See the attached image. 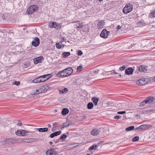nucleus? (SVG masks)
Instances as JSON below:
<instances>
[{"mask_svg": "<svg viewBox=\"0 0 155 155\" xmlns=\"http://www.w3.org/2000/svg\"><path fill=\"white\" fill-rule=\"evenodd\" d=\"M73 72V70L71 67L66 68L64 70L59 71L56 74V76L59 77H65L69 76Z\"/></svg>", "mask_w": 155, "mask_h": 155, "instance_id": "nucleus-1", "label": "nucleus"}, {"mask_svg": "<svg viewBox=\"0 0 155 155\" xmlns=\"http://www.w3.org/2000/svg\"><path fill=\"white\" fill-rule=\"evenodd\" d=\"M17 139L14 138H8L4 139L2 142L4 144H11L18 143Z\"/></svg>", "mask_w": 155, "mask_h": 155, "instance_id": "nucleus-2", "label": "nucleus"}, {"mask_svg": "<svg viewBox=\"0 0 155 155\" xmlns=\"http://www.w3.org/2000/svg\"><path fill=\"white\" fill-rule=\"evenodd\" d=\"M38 6L37 5H32L28 7L27 10V13L28 14H31L34 12H36L38 9Z\"/></svg>", "mask_w": 155, "mask_h": 155, "instance_id": "nucleus-3", "label": "nucleus"}, {"mask_svg": "<svg viewBox=\"0 0 155 155\" xmlns=\"http://www.w3.org/2000/svg\"><path fill=\"white\" fill-rule=\"evenodd\" d=\"M154 100V98L152 96L147 97L140 103V107H142L144 106L146 104L151 103Z\"/></svg>", "mask_w": 155, "mask_h": 155, "instance_id": "nucleus-4", "label": "nucleus"}, {"mask_svg": "<svg viewBox=\"0 0 155 155\" xmlns=\"http://www.w3.org/2000/svg\"><path fill=\"white\" fill-rule=\"evenodd\" d=\"M38 141V138H18V142H23L28 143Z\"/></svg>", "mask_w": 155, "mask_h": 155, "instance_id": "nucleus-5", "label": "nucleus"}, {"mask_svg": "<svg viewBox=\"0 0 155 155\" xmlns=\"http://www.w3.org/2000/svg\"><path fill=\"white\" fill-rule=\"evenodd\" d=\"M133 9V6L130 4H128L125 5L123 10V12L125 14H127L130 12Z\"/></svg>", "mask_w": 155, "mask_h": 155, "instance_id": "nucleus-6", "label": "nucleus"}, {"mask_svg": "<svg viewBox=\"0 0 155 155\" xmlns=\"http://www.w3.org/2000/svg\"><path fill=\"white\" fill-rule=\"evenodd\" d=\"M110 31H107L105 28L102 31L100 34V36L101 37L104 38H106L109 35Z\"/></svg>", "mask_w": 155, "mask_h": 155, "instance_id": "nucleus-7", "label": "nucleus"}, {"mask_svg": "<svg viewBox=\"0 0 155 155\" xmlns=\"http://www.w3.org/2000/svg\"><path fill=\"white\" fill-rule=\"evenodd\" d=\"M147 79L145 78H142L139 79L137 81V84L141 86L143 85L147 84V81H146Z\"/></svg>", "mask_w": 155, "mask_h": 155, "instance_id": "nucleus-8", "label": "nucleus"}, {"mask_svg": "<svg viewBox=\"0 0 155 155\" xmlns=\"http://www.w3.org/2000/svg\"><path fill=\"white\" fill-rule=\"evenodd\" d=\"M40 44V40L38 38H35L32 42V45L34 47H37Z\"/></svg>", "mask_w": 155, "mask_h": 155, "instance_id": "nucleus-9", "label": "nucleus"}, {"mask_svg": "<svg viewBox=\"0 0 155 155\" xmlns=\"http://www.w3.org/2000/svg\"><path fill=\"white\" fill-rule=\"evenodd\" d=\"M46 154L47 155H58L56 151L53 148L48 150L46 152Z\"/></svg>", "mask_w": 155, "mask_h": 155, "instance_id": "nucleus-10", "label": "nucleus"}, {"mask_svg": "<svg viewBox=\"0 0 155 155\" xmlns=\"http://www.w3.org/2000/svg\"><path fill=\"white\" fill-rule=\"evenodd\" d=\"M44 59L43 56H41L34 58L33 61L35 64H37L38 63L41 62V60Z\"/></svg>", "mask_w": 155, "mask_h": 155, "instance_id": "nucleus-11", "label": "nucleus"}, {"mask_svg": "<svg viewBox=\"0 0 155 155\" xmlns=\"http://www.w3.org/2000/svg\"><path fill=\"white\" fill-rule=\"evenodd\" d=\"M26 130H18L15 132V134L17 135H21V136H25L27 135L25 134Z\"/></svg>", "mask_w": 155, "mask_h": 155, "instance_id": "nucleus-12", "label": "nucleus"}, {"mask_svg": "<svg viewBox=\"0 0 155 155\" xmlns=\"http://www.w3.org/2000/svg\"><path fill=\"white\" fill-rule=\"evenodd\" d=\"M41 92L45 93L49 89V87L47 85H44L40 87Z\"/></svg>", "mask_w": 155, "mask_h": 155, "instance_id": "nucleus-13", "label": "nucleus"}, {"mask_svg": "<svg viewBox=\"0 0 155 155\" xmlns=\"http://www.w3.org/2000/svg\"><path fill=\"white\" fill-rule=\"evenodd\" d=\"M146 66L144 65H140L137 68V70L141 72H145L147 71Z\"/></svg>", "mask_w": 155, "mask_h": 155, "instance_id": "nucleus-14", "label": "nucleus"}, {"mask_svg": "<svg viewBox=\"0 0 155 155\" xmlns=\"http://www.w3.org/2000/svg\"><path fill=\"white\" fill-rule=\"evenodd\" d=\"M134 69L130 67L128 68L125 70V73L127 75H131L133 74Z\"/></svg>", "mask_w": 155, "mask_h": 155, "instance_id": "nucleus-15", "label": "nucleus"}, {"mask_svg": "<svg viewBox=\"0 0 155 155\" xmlns=\"http://www.w3.org/2000/svg\"><path fill=\"white\" fill-rule=\"evenodd\" d=\"M104 21L103 20L99 21L97 24V27L98 28H102L104 26Z\"/></svg>", "mask_w": 155, "mask_h": 155, "instance_id": "nucleus-16", "label": "nucleus"}, {"mask_svg": "<svg viewBox=\"0 0 155 155\" xmlns=\"http://www.w3.org/2000/svg\"><path fill=\"white\" fill-rule=\"evenodd\" d=\"M61 131H59L54 132L51 134L50 135V137L51 138H53L54 137L59 135L61 133Z\"/></svg>", "mask_w": 155, "mask_h": 155, "instance_id": "nucleus-17", "label": "nucleus"}, {"mask_svg": "<svg viewBox=\"0 0 155 155\" xmlns=\"http://www.w3.org/2000/svg\"><path fill=\"white\" fill-rule=\"evenodd\" d=\"M50 28H57V23L55 22H50L48 24Z\"/></svg>", "mask_w": 155, "mask_h": 155, "instance_id": "nucleus-18", "label": "nucleus"}, {"mask_svg": "<svg viewBox=\"0 0 155 155\" xmlns=\"http://www.w3.org/2000/svg\"><path fill=\"white\" fill-rule=\"evenodd\" d=\"M99 131L97 129L92 130L91 132V134L93 136L97 135L99 134Z\"/></svg>", "mask_w": 155, "mask_h": 155, "instance_id": "nucleus-19", "label": "nucleus"}, {"mask_svg": "<svg viewBox=\"0 0 155 155\" xmlns=\"http://www.w3.org/2000/svg\"><path fill=\"white\" fill-rule=\"evenodd\" d=\"M52 75L51 74H45L42 76H41V78H43L45 79H46V80L51 78L52 77Z\"/></svg>", "mask_w": 155, "mask_h": 155, "instance_id": "nucleus-20", "label": "nucleus"}, {"mask_svg": "<svg viewBox=\"0 0 155 155\" xmlns=\"http://www.w3.org/2000/svg\"><path fill=\"white\" fill-rule=\"evenodd\" d=\"M69 112V110L67 108H64L61 111V114L63 115H65Z\"/></svg>", "mask_w": 155, "mask_h": 155, "instance_id": "nucleus-21", "label": "nucleus"}, {"mask_svg": "<svg viewBox=\"0 0 155 155\" xmlns=\"http://www.w3.org/2000/svg\"><path fill=\"white\" fill-rule=\"evenodd\" d=\"M91 100L94 105L97 106L99 100L98 98L96 97H93L92 98Z\"/></svg>", "mask_w": 155, "mask_h": 155, "instance_id": "nucleus-22", "label": "nucleus"}, {"mask_svg": "<svg viewBox=\"0 0 155 155\" xmlns=\"http://www.w3.org/2000/svg\"><path fill=\"white\" fill-rule=\"evenodd\" d=\"M97 147H98L97 145L94 144L89 148L88 150L89 151H92L94 150H96L97 149Z\"/></svg>", "mask_w": 155, "mask_h": 155, "instance_id": "nucleus-23", "label": "nucleus"}, {"mask_svg": "<svg viewBox=\"0 0 155 155\" xmlns=\"http://www.w3.org/2000/svg\"><path fill=\"white\" fill-rule=\"evenodd\" d=\"M39 132H45L48 131V128H37Z\"/></svg>", "mask_w": 155, "mask_h": 155, "instance_id": "nucleus-24", "label": "nucleus"}, {"mask_svg": "<svg viewBox=\"0 0 155 155\" xmlns=\"http://www.w3.org/2000/svg\"><path fill=\"white\" fill-rule=\"evenodd\" d=\"M149 17L151 18L155 17V11H153L150 13Z\"/></svg>", "mask_w": 155, "mask_h": 155, "instance_id": "nucleus-25", "label": "nucleus"}, {"mask_svg": "<svg viewBox=\"0 0 155 155\" xmlns=\"http://www.w3.org/2000/svg\"><path fill=\"white\" fill-rule=\"evenodd\" d=\"M70 52H64L62 54V55L63 58H66L70 55Z\"/></svg>", "mask_w": 155, "mask_h": 155, "instance_id": "nucleus-26", "label": "nucleus"}, {"mask_svg": "<svg viewBox=\"0 0 155 155\" xmlns=\"http://www.w3.org/2000/svg\"><path fill=\"white\" fill-rule=\"evenodd\" d=\"M93 104L92 102H89L87 104V108L89 109H91L93 107Z\"/></svg>", "mask_w": 155, "mask_h": 155, "instance_id": "nucleus-27", "label": "nucleus"}, {"mask_svg": "<svg viewBox=\"0 0 155 155\" xmlns=\"http://www.w3.org/2000/svg\"><path fill=\"white\" fill-rule=\"evenodd\" d=\"M148 125L147 124H143L140 126L141 130H146L147 129Z\"/></svg>", "mask_w": 155, "mask_h": 155, "instance_id": "nucleus-28", "label": "nucleus"}, {"mask_svg": "<svg viewBox=\"0 0 155 155\" xmlns=\"http://www.w3.org/2000/svg\"><path fill=\"white\" fill-rule=\"evenodd\" d=\"M40 79V78H39V77H38L37 78H36L33 80L32 82L33 83H40L39 81Z\"/></svg>", "mask_w": 155, "mask_h": 155, "instance_id": "nucleus-29", "label": "nucleus"}, {"mask_svg": "<svg viewBox=\"0 0 155 155\" xmlns=\"http://www.w3.org/2000/svg\"><path fill=\"white\" fill-rule=\"evenodd\" d=\"M68 91V90L67 88H65L64 89L62 90H59V93H60L64 94V93H67V91Z\"/></svg>", "mask_w": 155, "mask_h": 155, "instance_id": "nucleus-30", "label": "nucleus"}, {"mask_svg": "<svg viewBox=\"0 0 155 155\" xmlns=\"http://www.w3.org/2000/svg\"><path fill=\"white\" fill-rule=\"evenodd\" d=\"M76 27L78 28H82L83 27L82 23H79L76 24Z\"/></svg>", "mask_w": 155, "mask_h": 155, "instance_id": "nucleus-31", "label": "nucleus"}, {"mask_svg": "<svg viewBox=\"0 0 155 155\" xmlns=\"http://www.w3.org/2000/svg\"><path fill=\"white\" fill-rule=\"evenodd\" d=\"M134 126H131L130 127L127 128L126 129V130L127 131H129L134 130Z\"/></svg>", "mask_w": 155, "mask_h": 155, "instance_id": "nucleus-32", "label": "nucleus"}, {"mask_svg": "<svg viewBox=\"0 0 155 155\" xmlns=\"http://www.w3.org/2000/svg\"><path fill=\"white\" fill-rule=\"evenodd\" d=\"M112 71H113V72L111 73L110 74H109L108 75H112L114 74H119L118 73L116 72L115 71V70H113L112 71H107V72H111Z\"/></svg>", "mask_w": 155, "mask_h": 155, "instance_id": "nucleus-33", "label": "nucleus"}, {"mask_svg": "<svg viewBox=\"0 0 155 155\" xmlns=\"http://www.w3.org/2000/svg\"><path fill=\"white\" fill-rule=\"evenodd\" d=\"M67 137V136L65 134H63L59 138V139L62 140V141H63L64 139H65Z\"/></svg>", "mask_w": 155, "mask_h": 155, "instance_id": "nucleus-34", "label": "nucleus"}, {"mask_svg": "<svg viewBox=\"0 0 155 155\" xmlns=\"http://www.w3.org/2000/svg\"><path fill=\"white\" fill-rule=\"evenodd\" d=\"M139 137L136 136L132 139V141L133 142H136L139 140Z\"/></svg>", "mask_w": 155, "mask_h": 155, "instance_id": "nucleus-35", "label": "nucleus"}, {"mask_svg": "<svg viewBox=\"0 0 155 155\" xmlns=\"http://www.w3.org/2000/svg\"><path fill=\"white\" fill-rule=\"evenodd\" d=\"M56 46L58 49H60L62 48L61 45L58 43L56 44Z\"/></svg>", "mask_w": 155, "mask_h": 155, "instance_id": "nucleus-36", "label": "nucleus"}, {"mask_svg": "<svg viewBox=\"0 0 155 155\" xmlns=\"http://www.w3.org/2000/svg\"><path fill=\"white\" fill-rule=\"evenodd\" d=\"M40 90H41L40 88L38 90H36V91L35 92L34 94H37L40 93H42L41 92V91Z\"/></svg>", "mask_w": 155, "mask_h": 155, "instance_id": "nucleus-37", "label": "nucleus"}, {"mask_svg": "<svg viewBox=\"0 0 155 155\" xmlns=\"http://www.w3.org/2000/svg\"><path fill=\"white\" fill-rule=\"evenodd\" d=\"M39 78H40V79L39 80V81L40 83L45 81L46 80V79H45L43 78H41V76H39Z\"/></svg>", "mask_w": 155, "mask_h": 155, "instance_id": "nucleus-38", "label": "nucleus"}, {"mask_svg": "<svg viewBox=\"0 0 155 155\" xmlns=\"http://www.w3.org/2000/svg\"><path fill=\"white\" fill-rule=\"evenodd\" d=\"M61 28V25L60 24H57V28H55L56 29H59Z\"/></svg>", "mask_w": 155, "mask_h": 155, "instance_id": "nucleus-39", "label": "nucleus"}, {"mask_svg": "<svg viewBox=\"0 0 155 155\" xmlns=\"http://www.w3.org/2000/svg\"><path fill=\"white\" fill-rule=\"evenodd\" d=\"M125 69V67L124 65H123L120 67L119 68V70L120 71H123Z\"/></svg>", "mask_w": 155, "mask_h": 155, "instance_id": "nucleus-40", "label": "nucleus"}, {"mask_svg": "<svg viewBox=\"0 0 155 155\" xmlns=\"http://www.w3.org/2000/svg\"><path fill=\"white\" fill-rule=\"evenodd\" d=\"M82 66H81V65H80L78 67V68L77 69V71H81V70L82 69Z\"/></svg>", "mask_w": 155, "mask_h": 155, "instance_id": "nucleus-41", "label": "nucleus"}, {"mask_svg": "<svg viewBox=\"0 0 155 155\" xmlns=\"http://www.w3.org/2000/svg\"><path fill=\"white\" fill-rule=\"evenodd\" d=\"M83 54V52L81 50L78 51V54L79 56H81Z\"/></svg>", "mask_w": 155, "mask_h": 155, "instance_id": "nucleus-42", "label": "nucleus"}, {"mask_svg": "<svg viewBox=\"0 0 155 155\" xmlns=\"http://www.w3.org/2000/svg\"><path fill=\"white\" fill-rule=\"evenodd\" d=\"M121 117V116H119V115H116L114 116V119H119L120 118V117Z\"/></svg>", "mask_w": 155, "mask_h": 155, "instance_id": "nucleus-43", "label": "nucleus"}, {"mask_svg": "<svg viewBox=\"0 0 155 155\" xmlns=\"http://www.w3.org/2000/svg\"><path fill=\"white\" fill-rule=\"evenodd\" d=\"M126 113V112L125 111H119L117 113L118 114H125Z\"/></svg>", "mask_w": 155, "mask_h": 155, "instance_id": "nucleus-44", "label": "nucleus"}, {"mask_svg": "<svg viewBox=\"0 0 155 155\" xmlns=\"http://www.w3.org/2000/svg\"><path fill=\"white\" fill-rule=\"evenodd\" d=\"M140 127V126H139L138 127H137L135 128L134 129V130L137 131H140L141 130V128Z\"/></svg>", "mask_w": 155, "mask_h": 155, "instance_id": "nucleus-45", "label": "nucleus"}, {"mask_svg": "<svg viewBox=\"0 0 155 155\" xmlns=\"http://www.w3.org/2000/svg\"><path fill=\"white\" fill-rule=\"evenodd\" d=\"M69 125V124H68V125H66V126H63V125L61 126V129H62L65 127H68Z\"/></svg>", "mask_w": 155, "mask_h": 155, "instance_id": "nucleus-46", "label": "nucleus"}, {"mask_svg": "<svg viewBox=\"0 0 155 155\" xmlns=\"http://www.w3.org/2000/svg\"><path fill=\"white\" fill-rule=\"evenodd\" d=\"M14 84L17 86H18L20 84V83L19 81H15V83H14Z\"/></svg>", "mask_w": 155, "mask_h": 155, "instance_id": "nucleus-47", "label": "nucleus"}, {"mask_svg": "<svg viewBox=\"0 0 155 155\" xmlns=\"http://www.w3.org/2000/svg\"><path fill=\"white\" fill-rule=\"evenodd\" d=\"M60 140H61V139H59V138L58 139H57L56 140H54V141L55 142V143H57L59 142L60 141Z\"/></svg>", "mask_w": 155, "mask_h": 155, "instance_id": "nucleus-48", "label": "nucleus"}, {"mask_svg": "<svg viewBox=\"0 0 155 155\" xmlns=\"http://www.w3.org/2000/svg\"><path fill=\"white\" fill-rule=\"evenodd\" d=\"M104 143V142L103 141H99L97 144L98 147L100 145V144H101V143Z\"/></svg>", "mask_w": 155, "mask_h": 155, "instance_id": "nucleus-49", "label": "nucleus"}, {"mask_svg": "<svg viewBox=\"0 0 155 155\" xmlns=\"http://www.w3.org/2000/svg\"><path fill=\"white\" fill-rule=\"evenodd\" d=\"M121 28V27L120 25H118L117 26V31H118Z\"/></svg>", "mask_w": 155, "mask_h": 155, "instance_id": "nucleus-50", "label": "nucleus"}, {"mask_svg": "<svg viewBox=\"0 0 155 155\" xmlns=\"http://www.w3.org/2000/svg\"><path fill=\"white\" fill-rule=\"evenodd\" d=\"M58 122H55V123H54L53 124V126H54L55 125H58Z\"/></svg>", "mask_w": 155, "mask_h": 155, "instance_id": "nucleus-51", "label": "nucleus"}, {"mask_svg": "<svg viewBox=\"0 0 155 155\" xmlns=\"http://www.w3.org/2000/svg\"><path fill=\"white\" fill-rule=\"evenodd\" d=\"M22 124V123L21 122H19V123H18V126H21Z\"/></svg>", "mask_w": 155, "mask_h": 155, "instance_id": "nucleus-52", "label": "nucleus"}, {"mask_svg": "<svg viewBox=\"0 0 155 155\" xmlns=\"http://www.w3.org/2000/svg\"><path fill=\"white\" fill-rule=\"evenodd\" d=\"M47 125H48V127L49 128L51 127V125L49 124H48Z\"/></svg>", "mask_w": 155, "mask_h": 155, "instance_id": "nucleus-53", "label": "nucleus"}, {"mask_svg": "<svg viewBox=\"0 0 155 155\" xmlns=\"http://www.w3.org/2000/svg\"><path fill=\"white\" fill-rule=\"evenodd\" d=\"M68 124H67V122H66V123L64 124L63 126H66V125Z\"/></svg>", "mask_w": 155, "mask_h": 155, "instance_id": "nucleus-54", "label": "nucleus"}, {"mask_svg": "<svg viewBox=\"0 0 155 155\" xmlns=\"http://www.w3.org/2000/svg\"><path fill=\"white\" fill-rule=\"evenodd\" d=\"M62 40L60 42H61L62 41H65V39L64 38H62Z\"/></svg>", "mask_w": 155, "mask_h": 155, "instance_id": "nucleus-55", "label": "nucleus"}, {"mask_svg": "<svg viewBox=\"0 0 155 155\" xmlns=\"http://www.w3.org/2000/svg\"><path fill=\"white\" fill-rule=\"evenodd\" d=\"M53 143V142L51 141H50L49 142V143L50 145H51Z\"/></svg>", "mask_w": 155, "mask_h": 155, "instance_id": "nucleus-56", "label": "nucleus"}, {"mask_svg": "<svg viewBox=\"0 0 155 155\" xmlns=\"http://www.w3.org/2000/svg\"><path fill=\"white\" fill-rule=\"evenodd\" d=\"M98 71H94V73H98Z\"/></svg>", "mask_w": 155, "mask_h": 155, "instance_id": "nucleus-57", "label": "nucleus"}, {"mask_svg": "<svg viewBox=\"0 0 155 155\" xmlns=\"http://www.w3.org/2000/svg\"><path fill=\"white\" fill-rule=\"evenodd\" d=\"M65 45H64V44L62 45H61L62 46V47L63 48H64V47Z\"/></svg>", "mask_w": 155, "mask_h": 155, "instance_id": "nucleus-58", "label": "nucleus"}, {"mask_svg": "<svg viewBox=\"0 0 155 155\" xmlns=\"http://www.w3.org/2000/svg\"><path fill=\"white\" fill-rule=\"evenodd\" d=\"M28 132H29L28 131H27V130H26V134L27 133H28Z\"/></svg>", "mask_w": 155, "mask_h": 155, "instance_id": "nucleus-59", "label": "nucleus"}, {"mask_svg": "<svg viewBox=\"0 0 155 155\" xmlns=\"http://www.w3.org/2000/svg\"><path fill=\"white\" fill-rule=\"evenodd\" d=\"M119 76H120V77H121V74H120L119 75Z\"/></svg>", "mask_w": 155, "mask_h": 155, "instance_id": "nucleus-60", "label": "nucleus"}, {"mask_svg": "<svg viewBox=\"0 0 155 155\" xmlns=\"http://www.w3.org/2000/svg\"><path fill=\"white\" fill-rule=\"evenodd\" d=\"M78 21H74V23H76V22H78Z\"/></svg>", "mask_w": 155, "mask_h": 155, "instance_id": "nucleus-61", "label": "nucleus"}, {"mask_svg": "<svg viewBox=\"0 0 155 155\" xmlns=\"http://www.w3.org/2000/svg\"><path fill=\"white\" fill-rule=\"evenodd\" d=\"M86 155H90L89 154H87Z\"/></svg>", "mask_w": 155, "mask_h": 155, "instance_id": "nucleus-62", "label": "nucleus"}, {"mask_svg": "<svg viewBox=\"0 0 155 155\" xmlns=\"http://www.w3.org/2000/svg\"><path fill=\"white\" fill-rule=\"evenodd\" d=\"M150 111V110H147V111H146V112H148V111Z\"/></svg>", "mask_w": 155, "mask_h": 155, "instance_id": "nucleus-63", "label": "nucleus"}, {"mask_svg": "<svg viewBox=\"0 0 155 155\" xmlns=\"http://www.w3.org/2000/svg\"><path fill=\"white\" fill-rule=\"evenodd\" d=\"M57 110H55V112H57Z\"/></svg>", "mask_w": 155, "mask_h": 155, "instance_id": "nucleus-64", "label": "nucleus"}]
</instances>
